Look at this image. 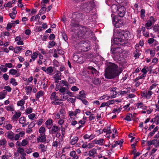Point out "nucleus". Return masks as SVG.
<instances>
[{
    "instance_id": "f257e3e1",
    "label": "nucleus",
    "mask_w": 159,
    "mask_h": 159,
    "mask_svg": "<svg viewBox=\"0 0 159 159\" xmlns=\"http://www.w3.org/2000/svg\"><path fill=\"white\" fill-rule=\"evenodd\" d=\"M107 68L105 70V76L106 78L112 79L118 76L122 72L120 69L117 70L118 66L115 64L111 62L106 63Z\"/></svg>"
},
{
    "instance_id": "f03ea898",
    "label": "nucleus",
    "mask_w": 159,
    "mask_h": 159,
    "mask_svg": "<svg viewBox=\"0 0 159 159\" xmlns=\"http://www.w3.org/2000/svg\"><path fill=\"white\" fill-rule=\"evenodd\" d=\"M130 36V33L128 31H119L117 37L113 39L112 42L118 46L123 45L127 43Z\"/></svg>"
},
{
    "instance_id": "7ed1b4c3",
    "label": "nucleus",
    "mask_w": 159,
    "mask_h": 159,
    "mask_svg": "<svg viewBox=\"0 0 159 159\" xmlns=\"http://www.w3.org/2000/svg\"><path fill=\"white\" fill-rule=\"evenodd\" d=\"M92 33L89 27L81 25L77 29L76 35L79 39H85L91 37Z\"/></svg>"
},
{
    "instance_id": "20e7f679",
    "label": "nucleus",
    "mask_w": 159,
    "mask_h": 159,
    "mask_svg": "<svg viewBox=\"0 0 159 159\" xmlns=\"http://www.w3.org/2000/svg\"><path fill=\"white\" fill-rule=\"evenodd\" d=\"M72 17L75 21L76 22H79L83 20V16L82 13L77 12L72 14Z\"/></svg>"
},
{
    "instance_id": "39448f33",
    "label": "nucleus",
    "mask_w": 159,
    "mask_h": 159,
    "mask_svg": "<svg viewBox=\"0 0 159 159\" xmlns=\"http://www.w3.org/2000/svg\"><path fill=\"white\" fill-rule=\"evenodd\" d=\"M80 44L81 46V50L83 52H86L89 49V45L88 41H81Z\"/></svg>"
},
{
    "instance_id": "423d86ee",
    "label": "nucleus",
    "mask_w": 159,
    "mask_h": 159,
    "mask_svg": "<svg viewBox=\"0 0 159 159\" xmlns=\"http://www.w3.org/2000/svg\"><path fill=\"white\" fill-rule=\"evenodd\" d=\"M112 22L116 28H119L123 25V22L120 19H118L116 16L112 19Z\"/></svg>"
},
{
    "instance_id": "0eeeda50",
    "label": "nucleus",
    "mask_w": 159,
    "mask_h": 159,
    "mask_svg": "<svg viewBox=\"0 0 159 159\" xmlns=\"http://www.w3.org/2000/svg\"><path fill=\"white\" fill-rule=\"evenodd\" d=\"M111 54H122V49L120 47H114L111 48Z\"/></svg>"
},
{
    "instance_id": "6e6552de",
    "label": "nucleus",
    "mask_w": 159,
    "mask_h": 159,
    "mask_svg": "<svg viewBox=\"0 0 159 159\" xmlns=\"http://www.w3.org/2000/svg\"><path fill=\"white\" fill-rule=\"evenodd\" d=\"M125 8L123 6L119 7V10L117 11V13L120 17H123L125 13Z\"/></svg>"
},
{
    "instance_id": "1a4fd4ad",
    "label": "nucleus",
    "mask_w": 159,
    "mask_h": 159,
    "mask_svg": "<svg viewBox=\"0 0 159 159\" xmlns=\"http://www.w3.org/2000/svg\"><path fill=\"white\" fill-rule=\"evenodd\" d=\"M46 136L45 134H40L37 139V143H39V142H45L46 140Z\"/></svg>"
},
{
    "instance_id": "9d476101",
    "label": "nucleus",
    "mask_w": 159,
    "mask_h": 159,
    "mask_svg": "<svg viewBox=\"0 0 159 159\" xmlns=\"http://www.w3.org/2000/svg\"><path fill=\"white\" fill-rule=\"evenodd\" d=\"M50 131L51 133L52 134H55L60 131V128L56 125V124H54L52 125Z\"/></svg>"
},
{
    "instance_id": "9b49d317",
    "label": "nucleus",
    "mask_w": 159,
    "mask_h": 159,
    "mask_svg": "<svg viewBox=\"0 0 159 159\" xmlns=\"http://www.w3.org/2000/svg\"><path fill=\"white\" fill-rule=\"evenodd\" d=\"M135 50L134 52V57L135 58L139 57V44H137L135 47Z\"/></svg>"
},
{
    "instance_id": "f8f14e48",
    "label": "nucleus",
    "mask_w": 159,
    "mask_h": 159,
    "mask_svg": "<svg viewBox=\"0 0 159 159\" xmlns=\"http://www.w3.org/2000/svg\"><path fill=\"white\" fill-rule=\"evenodd\" d=\"M21 115V112L19 111L16 112L15 111V114L12 117V119L14 121H16L18 118L20 117Z\"/></svg>"
},
{
    "instance_id": "ddd939ff",
    "label": "nucleus",
    "mask_w": 159,
    "mask_h": 159,
    "mask_svg": "<svg viewBox=\"0 0 159 159\" xmlns=\"http://www.w3.org/2000/svg\"><path fill=\"white\" fill-rule=\"evenodd\" d=\"M57 93L56 92H54L52 93L51 94L50 98L51 100L53 101H61L63 100L61 99H59L58 98V97L56 95Z\"/></svg>"
},
{
    "instance_id": "4468645a",
    "label": "nucleus",
    "mask_w": 159,
    "mask_h": 159,
    "mask_svg": "<svg viewBox=\"0 0 159 159\" xmlns=\"http://www.w3.org/2000/svg\"><path fill=\"white\" fill-rule=\"evenodd\" d=\"M53 121L51 119H48L45 123L47 128L48 129H51V127L53 125Z\"/></svg>"
},
{
    "instance_id": "2eb2a0df",
    "label": "nucleus",
    "mask_w": 159,
    "mask_h": 159,
    "mask_svg": "<svg viewBox=\"0 0 159 159\" xmlns=\"http://www.w3.org/2000/svg\"><path fill=\"white\" fill-rule=\"evenodd\" d=\"M88 72L91 73L93 75L95 74L97 75L98 74V70L93 66H89L88 67Z\"/></svg>"
},
{
    "instance_id": "dca6fc26",
    "label": "nucleus",
    "mask_w": 159,
    "mask_h": 159,
    "mask_svg": "<svg viewBox=\"0 0 159 159\" xmlns=\"http://www.w3.org/2000/svg\"><path fill=\"white\" fill-rule=\"evenodd\" d=\"M97 153V149L95 148H93L89 152L88 155L93 158L95 157V155Z\"/></svg>"
},
{
    "instance_id": "f3484780",
    "label": "nucleus",
    "mask_w": 159,
    "mask_h": 159,
    "mask_svg": "<svg viewBox=\"0 0 159 159\" xmlns=\"http://www.w3.org/2000/svg\"><path fill=\"white\" fill-rule=\"evenodd\" d=\"M121 54H113V57L114 60L116 61H120L122 60V58L121 57Z\"/></svg>"
},
{
    "instance_id": "a211bd4d",
    "label": "nucleus",
    "mask_w": 159,
    "mask_h": 159,
    "mask_svg": "<svg viewBox=\"0 0 159 159\" xmlns=\"http://www.w3.org/2000/svg\"><path fill=\"white\" fill-rule=\"evenodd\" d=\"M150 20H148L146 24V27L147 29H149V28L152 25V22L151 21L153 20L154 18L153 17L151 16L150 17Z\"/></svg>"
},
{
    "instance_id": "6ab92c4d",
    "label": "nucleus",
    "mask_w": 159,
    "mask_h": 159,
    "mask_svg": "<svg viewBox=\"0 0 159 159\" xmlns=\"http://www.w3.org/2000/svg\"><path fill=\"white\" fill-rule=\"evenodd\" d=\"M119 7H118L117 5L113 4L112 5L111 7V9L112 12L114 13H116L117 11L119 10Z\"/></svg>"
},
{
    "instance_id": "aec40b11",
    "label": "nucleus",
    "mask_w": 159,
    "mask_h": 159,
    "mask_svg": "<svg viewBox=\"0 0 159 159\" xmlns=\"http://www.w3.org/2000/svg\"><path fill=\"white\" fill-rule=\"evenodd\" d=\"M7 134L8 138L11 140H13L14 138V134L13 133L12 131H11L10 132L7 133Z\"/></svg>"
},
{
    "instance_id": "412c9836",
    "label": "nucleus",
    "mask_w": 159,
    "mask_h": 159,
    "mask_svg": "<svg viewBox=\"0 0 159 159\" xmlns=\"http://www.w3.org/2000/svg\"><path fill=\"white\" fill-rule=\"evenodd\" d=\"M101 82V80L98 78H94L93 80V83L96 85L100 84Z\"/></svg>"
},
{
    "instance_id": "4be33fe9",
    "label": "nucleus",
    "mask_w": 159,
    "mask_h": 159,
    "mask_svg": "<svg viewBox=\"0 0 159 159\" xmlns=\"http://www.w3.org/2000/svg\"><path fill=\"white\" fill-rule=\"evenodd\" d=\"M17 151L21 155H26V153L25 152V151L23 148L19 147L17 148Z\"/></svg>"
},
{
    "instance_id": "5701e85b",
    "label": "nucleus",
    "mask_w": 159,
    "mask_h": 159,
    "mask_svg": "<svg viewBox=\"0 0 159 159\" xmlns=\"http://www.w3.org/2000/svg\"><path fill=\"white\" fill-rule=\"evenodd\" d=\"M78 140V138L77 136H74L73 139H72L70 143L71 145H74L76 143Z\"/></svg>"
},
{
    "instance_id": "b1692460",
    "label": "nucleus",
    "mask_w": 159,
    "mask_h": 159,
    "mask_svg": "<svg viewBox=\"0 0 159 159\" xmlns=\"http://www.w3.org/2000/svg\"><path fill=\"white\" fill-rule=\"evenodd\" d=\"M61 73L59 71L57 70V71L56 74L54 75V78H56L57 80H61Z\"/></svg>"
},
{
    "instance_id": "393cba45",
    "label": "nucleus",
    "mask_w": 159,
    "mask_h": 159,
    "mask_svg": "<svg viewBox=\"0 0 159 159\" xmlns=\"http://www.w3.org/2000/svg\"><path fill=\"white\" fill-rule=\"evenodd\" d=\"M46 131L45 128L43 126H41L39 129V132L40 134H45V132Z\"/></svg>"
},
{
    "instance_id": "a878e982",
    "label": "nucleus",
    "mask_w": 159,
    "mask_h": 159,
    "mask_svg": "<svg viewBox=\"0 0 159 159\" xmlns=\"http://www.w3.org/2000/svg\"><path fill=\"white\" fill-rule=\"evenodd\" d=\"M132 115L131 114H128L126 117L124 118V120L128 121H130L131 120Z\"/></svg>"
},
{
    "instance_id": "bb28decb",
    "label": "nucleus",
    "mask_w": 159,
    "mask_h": 159,
    "mask_svg": "<svg viewBox=\"0 0 159 159\" xmlns=\"http://www.w3.org/2000/svg\"><path fill=\"white\" fill-rule=\"evenodd\" d=\"M39 148L41 149V152H44L46 151L47 149V146H45L44 144H41L39 145Z\"/></svg>"
},
{
    "instance_id": "cd10ccee",
    "label": "nucleus",
    "mask_w": 159,
    "mask_h": 159,
    "mask_svg": "<svg viewBox=\"0 0 159 159\" xmlns=\"http://www.w3.org/2000/svg\"><path fill=\"white\" fill-rule=\"evenodd\" d=\"M23 46L16 47L14 48V52L16 53H18L22 49Z\"/></svg>"
},
{
    "instance_id": "c85d7f7f",
    "label": "nucleus",
    "mask_w": 159,
    "mask_h": 159,
    "mask_svg": "<svg viewBox=\"0 0 159 159\" xmlns=\"http://www.w3.org/2000/svg\"><path fill=\"white\" fill-rule=\"evenodd\" d=\"M158 127L157 126H156L152 131L149 133V136H152L155 134V133L158 130Z\"/></svg>"
},
{
    "instance_id": "c756f323",
    "label": "nucleus",
    "mask_w": 159,
    "mask_h": 159,
    "mask_svg": "<svg viewBox=\"0 0 159 159\" xmlns=\"http://www.w3.org/2000/svg\"><path fill=\"white\" fill-rule=\"evenodd\" d=\"M44 93L41 90L38 92L36 94V97L37 99H39L40 97H42Z\"/></svg>"
},
{
    "instance_id": "7c9ffc66",
    "label": "nucleus",
    "mask_w": 159,
    "mask_h": 159,
    "mask_svg": "<svg viewBox=\"0 0 159 159\" xmlns=\"http://www.w3.org/2000/svg\"><path fill=\"white\" fill-rule=\"evenodd\" d=\"M153 94V92L150 91L149 90L148 92H147L146 95V98L147 99H150L152 96V95Z\"/></svg>"
},
{
    "instance_id": "2f4dec72",
    "label": "nucleus",
    "mask_w": 159,
    "mask_h": 159,
    "mask_svg": "<svg viewBox=\"0 0 159 159\" xmlns=\"http://www.w3.org/2000/svg\"><path fill=\"white\" fill-rule=\"evenodd\" d=\"M5 108H6L7 111H14V106L12 105H9L7 107H5Z\"/></svg>"
},
{
    "instance_id": "473e14b6",
    "label": "nucleus",
    "mask_w": 159,
    "mask_h": 159,
    "mask_svg": "<svg viewBox=\"0 0 159 159\" xmlns=\"http://www.w3.org/2000/svg\"><path fill=\"white\" fill-rule=\"evenodd\" d=\"M46 73L48 74H49L50 75H52V73L53 71V70L51 66H49L47 68V69Z\"/></svg>"
},
{
    "instance_id": "72a5a7b5",
    "label": "nucleus",
    "mask_w": 159,
    "mask_h": 159,
    "mask_svg": "<svg viewBox=\"0 0 159 159\" xmlns=\"http://www.w3.org/2000/svg\"><path fill=\"white\" fill-rule=\"evenodd\" d=\"M40 17V14H38L36 16H32L30 19V21H32L34 20H36L37 19H39Z\"/></svg>"
},
{
    "instance_id": "f704fd0d",
    "label": "nucleus",
    "mask_w": 159,
    "mask_h": 159,
    "mask_svg": "<svg viewBox=\"0 0 159 159\" xmlns=\"http://www.w3.org/2000/svg\"><path fill=\"white\" fill-rule=\"evenodd\" d=\"M58 113H60L61 116H64L66 114V112L64 108H61Z\"/></svg>"
},
{
    "instance_id": "c9c22d12",
    "label": "nucleus",
    "mask_w": 159,
    "mask_h": 159,
    "mask_svg": "<svg viewBox=\"0 0 159 159\" xmlns=\"http://www.w3.org/2000/svg\"><path fill=\"white\" fill-rule=\"evenodd\" d=\"M0 69L1 71L3 72H7V68L6 67L5 65H1L0 66Z\"/></svg>"
},
{
    "instance_id": "e433bc0d",
    "label": "nucleus",
    "mask_w": 159,
    "mask_h": 159,
    "mask_svg": "<svg viewBox=\"0 0 159 159\" xmlns=\"http://www.w3.org/2000/svg\"><path fill=\"white\" fill-rule=\"evenodd\" d=\"M10 83L14 86H16L18 84L17 83L15 79L13 78L11 79Z\"/></svg>"
},
{
    "instance_id": "4c0bfd02",
    "label": "nucleus",
    "mask_w": 159,
    "mask_h": 159,
    "mask_svg": "<svg viewBox=\"0 0 159 159\" xmlns=\"http://www.w3.org/2000/svg\"><path fill=\"white\" fill-rule=\"evenodd\" d=\"M36 121H37L34 120L31 122L28 125V128H29V129H32L33 128L34 126L36 124V123H35Z\"/></svg>"
},
{
    "instance_id": "58836bf2",
    "label": "nucleus",
    "mask_w": 159,
    "mask_h": 159,
    "mask_svg": "<svg viewBox=\"0 0 159 159\" xmlns=\"http://www.w3.org/2000/svg\"><path fill=\"white\" fill-rule=\"evenodd\" d=\"M25 103V101H23L22 99L18 101L17 103V105L18 106H23Z\"/></svg>"
},
{
    "instance_id": "ea45409f",
    "label": "nucleus",
    "mask_w": 159,
    "mask_h": 159,
    "mask_svg": "<svg viewBox=\"0 0 159 159\" xmlns=\"http://www.w3.org/2000/svg\"><path fill=\"white\" fill-rule=\"evenodd\" d=\"M17 71L16 70L11 69L9 70V73L12 75H14L16 74Z\"/></svg>"
},
{
    "instance_id": "a19ab883",
    "label": "nucleus",
    "mask_w": 159,
    "mask_h": 159,
    "mask_svg": "<svg viewBox=\"0 0 159 159\" xmlns=\"http://www.w3.org/2000/svg\"><path fill=\"white\" fill-rule=\"evenodd\" d=\"M75 80L73 77H69L68 79V82L70 84H73L75 82Z\"/></svg>"
},
{
    "instance_id": "79ce46f5",
    "label": "nucleus",
    "mask_w": 159,
    "mask_h": 159,
    "mask_svg": "<svg viewBox=\"0 0 159 159\" xmlns=\"http://www.w3.org/2000/svg\"><path fill=\"white\" fill-rule=\"evenodd\" d=\"M46 10V7H42L39 11V13L38 14H40V16L41 14H44Z\"/></svg>"
},
{
    "instance_id": "37998d69",
    "label": "nucleus",
    "mask_w": 159,
    "mask_h": 159,
    "mask_svg": "<svg viewBox=\"0 0 159 159\" xmlns=\"http://www.w3.org/2000/svg\"><path fill=\"white\" fill-rule=\"evenodd\" d=\"M26 122V118L24 116L21 117L19 119V123L22 124V123H25Z\"/></svg>"
},
{
    "instance_id": "c03bdc74",
    "label": "nucleus",
    "mask_w": 159,
    "mask_h": 159,
    "mask_svg": "<svg viewBox=\"0 0 159 159\" xmlns=\"http://www.w3.org/2000/svg\"><path fill=\"white\" fill-rule=\"evenodd\" d=\"M140 13H141V18L143 19H144V17H145V10L143 9H142L141 11H140Z\"/></svg>"
},
{
    "instance_id": "a18cd8bd",
    "label": "nucleus",
    "mask_w": 159,
    "mask_h": 159,
    "mask_svg": "<svg viewBox=\"0 0 159 159\" xmlns=\"http://www.w3.org/2000/svg\"><path fill=\"white\" fill-rule=\"evenodd\" d=\"M84 62V59L83 57H79L78 60L76 61L77 62L82 64Z\"/></svg>"
},
{
    "instance_id": "49530a36",
    "label": "nucleus",
    "mask_w": 159,
    "mask_h": 159,
    "mask_svg": "<svg viewBox=\"0 0 159 159\" xmlns=\"http://www.w3.org/2000/svg\"><path fill=\"white\" fill-rule=\"evenodd\" d=\"M7 143V141L5 139H0V146H3Z\"/></svg>"
},
{
    "instance_id": "de8ad7c7",
    "label": "nucleus",
    "mask_w": 159,
    "mask_h": 159,
    "mask_svg": "<svg viewBox=\"0 0 159 159\" xmlns=\"http://www.w3.org/2000/svg\"><path fill=\"white\" fill-rule=\"evenodd\" d=\"M33 111V109L30 107H29L28 108L26 109L25 112L27 114H30L32 113Z\"/></svg>"
},
{
    "instance_id": "09e8293b",
    "label": "nucleus",
    "mask_w": 159,
    "mask_h": 159,
    "mask_svg": "<svg viewBox=\"0 0 159 159\" xmlns=\"http://www.w3.org/2000/svg\"><path fill=\"white\" fill-rule=\"evenodd\" d=\"M91 4L89 5L87 7L84 8V10L87 12H88L92 10V7L90 6Z\"/></svg>"
},
{
    "instance_id": "8fccbe9b",
    "label": "nucleus",
    "mask_w": 159,
    "mask_h": 159,
    "mask_svg": "<svg viewBox=\"0 0 159 159\" xmlns=\"http://www.w3.org/2000/svg\"><path fill=\"white\" fill-rule=\"evenodd\" d=\"M25 89H27L26 92L27 94H28L29 92L30 93L32 90V87L30 86H26L25 87Z\"/></svg>"
},
{
    "instance_id": "3c124183",
    "label": "nucleus",
    "mask_w": 159,
    "mask_h": 159,
    "mask_svg": "<svg viewBox=\"0 0 159 159\" xmlns=\"http://www.w3.org/2000/svg\"><path fill=\"white\" fill-rule=\"evenodd\" d=\"M60 129L61 128V134L62 136H63V137L64 136V135L65 134V132L66 130V128L63 127L62 126H61L60 127H59Z\"/></svg>"
},
{
    "instance_id": "603ef678",
    "label": "nucleus",
    "mask_w": 159,
    "mask_h": 159,
    "mask_svg": "<svg viewBox=\"0 0 159 159\" xmlns=\"http://www.w3.org/2000/svg\"><path fill=\"white\" fill-rule=\"evenodd\" d=\"M80 95L83 98H86V94L85 93L84 91L83 90H81L79 92Z\"/></svg>"
},
{
    "instance_id": "864d4df0",
    "label": "nucleus",
    "mask_w": 159,
    "mask_h": 159,
    "mask_svg": "<svg viewBox=\"0 0 159 159\" xmlns=\"http://www.w3.org/2000/svg\"><path fill=\"white\" fill-rule=\"evenodd\" d=\"M38 55V53L36 52H34L33 54L32 55L31 57L33 61L37 57Z\"/></svg>"
},
{
    "instance_id": "5fc2aeb1",
    "label": "nucleus",
    "mask_w": 159,
    "mask_h": 159,
    "mask_svg": "<svg viewBox=\"0 0 159 159\" xmlns=\"http://www.w3.org/2000/svg\"><path fill=\"white\" fill-rule=\"evenodd\" d=\"M37 121L35 123L38 124V126L41 125L43 122V120L42 119H40L39 120H35Z\"/></svg>"
},
{
    "instance_id": "6e6d98bb",
    "label": "nucleus",
    "mask_w": 159,
    "mask_h": 159,
    "mask_svg": "<svg viewBox=\"0 0 159 159\" xmlns=\"http://www.w3.org/2000/svg\"><path fill=\"white\" fill-rule=\"evenodd\" d=\"M79 57V56L76 54H74L73 57V60L75 61H77Z\"/></svg>"
},
{
    "instance_id": "4d7b16f0",
    "label": "nucleus",
    "mask_w": 159,
    "mask_h": 159,
    "mask_svg": "<svg viewBox=\"0 0 159 159\" xmlns=\"http://www.w3.org/2000/svg\"><path fill=\"white\" fill-rule=\"evenodd\" d=\"M66 89L65 87H60V89L59 90V92L62 93H65V92L66 91Z\"/></svg>"
},
{
    "instance_id": "13d9d810",
    "label": "nucleus",
    "mask_w": 159,
    "mask_h": 159,
    "mask_svg": "<svg viewBox=\"0 0 159 159\" xmlns=\"http://www.w3.org/2000/svg\"><path fill=\"white\" fill-rule=\"evenodd\" d=\"M35 114L34 113H32L28 116L29 118L31 120H33L35 117Z\"/></svg>"
},
{
    "instance_id": "bf43d9fd",
    "label": "nucleus",
    "mask_w": 159,
    "mask_h": 159,
    "mask_svg": "<svg viewBox=\"0 0 159 159\" xmlns=\"http://www.w3.org/2000/svg\"><path fill=\"white\" fill-rule=\"evenodd\" d=\"M28 143V142L25 139H23L21 143V145L22 146H25Z\"/></svg>"
},
{
    "instance_id": "052dcab7",
    "label": "nucleus",
    "mask_w": 159,
    "mask_h": 159,
    "mask_svg": "<svg viewBox=\"0 0 159 159\" xmlns=\"http://www.w3.org/2000/svg\"><path fill=\"white\" fill-rule=\"evenodd\" d=\"M104 139H100L98 140V144L101 145H103Z\"/></svg>"
},
{
    "instance_id": "680f3d73",
    "label": "nucleus",
    "mask_w": 159,
    "mask_h": 159,
    "mask_svg": "<svg viewBox=\"0 0 159 159\" xmlns=\"http://www.w3.org/2000/svg\"><path fill=\"white\" fill-rule=\"evenodd\" d=\"M12 126L10 124H8L7 125L5 126L6 128L8 130H10L12 128Z\"/></svg>"
},
{
    "instance_id": "e2e57ef3",
    "label": "nucleus",
    "mask_w": 159,
    "mask_h": 159,
    "mask_svg": "<svg viewBox=\"0 0 159 159\" xmlns=\"http://www.w3.org/2000/svg\"><path fill=\"white\" fill-rule=\"evenodd\" d=\"M5 89L7 90L8 92H11L12 89L9 86H6L4 87Z\"/></svg>"
},
{
    "instance_id": "0e129e2a",
    "label": "nucleus",
    "mask_w": 159,
    "mask_h": 159,
    "mask_svg": "<svg viewBox=\"0 0 159 159\" xmlns=\"http://www.w3.org/2000/svg\"><path fill=\"white\" fill-rule=\"evenodd\" d=\"M62 36L63 39L65 41H66L67 40V37L65 33H62Z\"/></svg>"
},
{
    "instance_id": "69168bd1",
    "label": "nucleus",
    "mask_w": 159,
    "mask_h": 159,
    "mask_svg": "<svg viewBox=\"0 0 159 159\" xmlns=\"http://www.w3.org/2000/svg\"><path fill=\"white\" fill-rule=\"evenodd\" d=\"M12 27V26L11 25V23H9L7 24L6 27V29L8 31H10V30L11 29V28Z\"/></svg>"
},
{
    "instance_id": "338daca9",
    "label": "nucleus",
    "mask_w": 159,
    "mask_h": 159,
    "mask_svg": "<svg viewBox=\"0 0 159 159\" xmlns=\"http://www.w3.org/2000/svg\"><path fill=\"white\" fill-rule=\"evenodd\" d=\"M71 90L75 92L78 91L79 89L76 86H73L71 88Z\"/></svg>"
},
{
    "instance_id": "774afa93",
    "label": "nucleus",
    "mask_w": 159,
    "mask_h": 159,
    "mask_svg": "<svg viewBox=\"0 0 159 159\" xmlns=\"http://www.w3.org/2000/svg\"><path fill=\"white\" fill-rule=\"evenodd\" d=\"M55 38V35L53 34H50L49 37V39L50 40L54 39Z\"/></svg>"
}]
</instances>
